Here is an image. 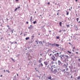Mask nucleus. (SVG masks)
Returning a JSON list of instances; mask_svg holds the SVG:
<instances>
[{
	"mask_svg": "<svg viewBox=\"0 0 80 80\" xmlns=\"http://www.w3.org/2000/svg\"><path fill=\"white\" fill-rule=\"evenodd\" d=\"M54 55L55 56V57H56L57 58L58 57H59V53L58 52H57V53L54 54Z\"/></svg>",
	"mask_w": 80,
	"mask_h": 80,
	"instance_id": "nucleus-7",
	"label": "nucleus"
},
{
	"mask_svg": "<svg viewBox=\"0 0 80 80\" xmlns=\"http://www.w3.org/2000/svg\"><path fill=\"white\" fill-rule=\"evenodd\" d=\"M51 59L52 60V61L54 62H56L58 58L55 57V56H54L53 54L52 55L51 57Z\"/></svg>",
	"mask_w": 80,
	"mask_h": 80,
	"instance_id": "nucleus-1",
	"label": "nucleus"
},
{
	"mask_svg": "<svg viewBox=\"0 0 80 80\" xmlns=\"http://www.w3.org/2000/svg\"><path fill=\"white\" fill-rule=\"evenodd\" d=\"M51 80H56L55 78H53L51 79Z\"/></svg>",
	"mask_w": 80,
	"mask_h": 80,
	"instance_id": "nucleus-35",
	"label": "nucleus"
},
{
	"mask_svg": "<svg viewBox=\"0 0 80 80\" xmlns=\"http://www.w3.org/2000/svg\"><path fill=\"white\" fill-rule=\"evenodd\" d=\"M73 49H74V50H76V49H75V47H74Z\"/></svg>",
	"mask_w": 80,
	"mask_h": 80,
	"instance_id": "nucleus-45",
	"label": "nucleus"
},
{
	"mask_svg": "<svg viewBox=\"0 0 80 80\" xmlns=\"http://www.w3.org/2000/svg\"><path fill=\"white\" fill-rule=\"evenodd\" d=\"M78 20H79V18H77V22H78Z\"/></svg>",
	"mask_w": 80,
	"mask_h": 80,
	"instance_id": "nucleus-34",
	"label": "nucleus"
},
{
	"mask_svg": "<svg viewBox=\"0 0 80 80\" xmlns=\"http://www.w3.org/2000/svg\"><path fill=\"white\" fill-rule=\"evenodd\" d=\"M32 16L31 17V19L30 20L31 22H32Z\"/></svg>",
	"mask_w": 80,
	"mask_h": 80,
	"instance_id": "nucleus-26",
	"label": "nucleus"
},
{
	"mask_svg": "<svg viewBox=\"0 0 80 80\" xmlns=\"http://www.w3.org/2000/svg\"><path fill=\"white\" fill-rule=\"evenodd\" d=\"M8 29H10V27H8Z\"/></svg>",
	"mask_w": 80,
	"mask_h": 80,
	"instance_id": "nucleus-59",
	"label": "nucleus"
},
{
	"mask_svg": "<svg viewBox=\"0 0 80 80\" xmlns=\"http://www.w3.org/2000/svg\"><path fill=\"white\" fill-rule=\"evenodd\" d=\"M78 67H80V63H78Z\"/></svg>",
	"mask_w": 80,
	"mask_h": 80,
	"instance_id": "nucleus-22",
	"label": "nucleus"
},
{
	"mask_svg": "<svg viewBox=\"0 0 80 80\" xmlns=\"http://www.w3.org/2000/svg\"><path fill=\"white\" fill-rule=\"evenodd\" d=\"M76 53H78V52H76Z\"/></svg>",
	"mask_w": 80,
	"mask_h": 80,
	"instance_id": "nucleus-62",
	"label": "nucleus"
},
{
	"mask_svg": "<svg viewBox=\"0 0 80 80\" xmlns=\"http://www.w3.org/2000/svg\"><path fill=\"white\" fill-rule=\"evenodd\" d=\"M11 32H12V34L13 33V31L12 30H11Z\"/></svg>",
	"mask_w": 80,
	"mask_h": 80,
	"instance_id": "nucleus-32",
	"label": "nucleus"
},
{
	"mask_svg": "<svg viewBox=\"0 0 80 80\" xmlns=\"http://www.w3.org/2000/svg\"><path fill=\"white\" fill-rule=\"evenodd\" d=\"M30 38L29 37H27L26 38V40H28Z\"/></svg>",
	"mask_w": 80,
	"mask_h": 80,
	"instance_id": "nucleus-19",
	"label": "nucleus"
},
{
	"mask_svg": "<svg viewBox=\"0 0 80 80\" xmlns=\"http://www.w3.org/2000/svg\"><path fill=\"white\" fill-rule=\"evenodd\" d=\"M66 61H67V62H68V58H67Z\"/></svg>",
	"mask_w": 80,
	"mask_h": 80,
	"instance_id": "nucleus-48",
	"label": "nucleus"
},
{
	"mask_svg": "<svg viewBox=\"0 0 80 80\" xmlns=\"http://www.w3.org/2000/svg\"><path fill=\"white\" fill-rule=\"evenodd\" d=\"M59 57H60L61 60H63V58H65V57H64V54L62 55H61L59 56Z\"/></svg>",
	"mask_w": 80,
	"mask_h": 80,
	"instance_id": "nucleus-3",
	"label": "nucleus"
},
{
	"mask_svg": "<svg viewBox=\"0 0 80 80\" xmlns=\"http://www.w3.org/2000/svg\"><path fill=\"white\" fill-rule=\"evenodd\" d=\"M48 5H50V2H48Z\"/></svg>",
	"mask_w": 80,
	"mask_h": 80,
	"instance_id": "nucleus-52",
	"label": "nucleus"
},
{
	"mask_svg": "<svg viewBox=\"0 0 80 80\" xmlns=\"http://www.w3.org/2000/svg\"><path fill=\"white\" fill-rule=\"evenodd\" d=\"M68 14H69V12H68L67 13V15H68Z\"/></svg>",
	"mask_w": 80,
	"mask_h": 80,
	"instance_id": "nucleus-40",
	"label": "nucleus"
},
{
	"mask_svg": "<svg viewBox=\"0 0 80 80\" xmlns=\"http://www.w3.org/2000/svg\"><path fill=\"white\" fill-rule=\"evenodd\" d=\"M51 70H50L51 72H53V68H55V67H54V66H52L51 67Z\"/></svg>",
	"mask_w": 80,
	"mask_h": 80,
	"instance_id": "nucleus-9",
	"label": "nucleus"
},
{
	"mask_svg": "<svg viewBox=\"0 0 80 80\" xmlns=\"http://www.w3.org/2000/svg\"><path fill=\"white\" fill-rule=\"evenodd\" d=\"M15 43L17 44V42H15Z\"/></svg>",
	"mask_w": 80,
	"mask_h": 80,
	"instance_id": "nucleus-55",
	"label": "nucleus"
},
{
	"mask_svg": "<svg viewBox=\"0 0 80 80\" xmlns=\"http://www.w3.org/2000/svg\"><path fill=\"white\" fill-rule=\"evenodd\" d=\"M11 59H12V61H13V62H15V60L13 59L12 58H11Z\"/></svg>",
	"mask_w": 80,
	"mask_h": 80,
	"instance_id": "nucleus-20",
	"label": "nucleus"
},
{
	"mask_svg": "<svg viewBox=\"0 0 80 80\" xmlns=\"http://www.w3.org/2000/svg\"><path fill=\"white\" fill-rule=\"evenodd\" d=\"M64 73H65V76H68V75H69L70 72H64Z\"/></svg>",
	"mask_w": 80,
	"mask_h": 80,
	"instance_id": "nucleus-8",
	"label": "nucleus"
},
{
	"mask_svg": "<svg viewBox=\"0 0 80 80\" xmlns=\"http://www.w3.org/2000/svg\"><path fill=\"white\" fill-rule=\"evenodd\" d=\"M80 79V75L79 76H78L77 78V80H79Z\"/></svg>",
	"mask_w": 80,
	"mask_h": 80,
	"instance_id": "nucleus-21",
	"label": "nucleus"
},
{
	"mask_svg": "<svg viewBox=\"0 0 80 80\" xmlns=\"http://www.w3.org/2000/svg\"><path fill=\"white\" fill-rule=\"evenodd\" d=\"M44 63L45 66V67H47V65H48V64L49 63V61H44Z\"/></svg>",
	"mask_w": 80,
	"mask_h": 80,
	"instance_id": "nucleus-4",
	"label": "nucleus"
},
{
	"mask_svg": "<svg viewBox=\"0 0 80 80\" xmlns=\"http://www.w3.org/2000/svg\"><path fill=\"white\" fill-rule=\"evenodd\" d=\"M48 79H49V80H52V77H50L48 78Z\"/></svg>",
	"mask_w": 80,
	"mask_h": 80,
	"instance_id": "nucleus-18",
	"label": "nucleus"
},
{
	"mask_svg": "<svg viewBox=\"0 0 80 80\" xmlns=\"http://www.w3.org/2000/svg\"><path fill=\"white\" fill-rule=\"evenodd\" d=\"M59 46H60V45H59V44H56V47H59Z\"/></svg>",
	"mask_w": 80,
	"mask_h": 80,
	"instance_id": "nucleus-25",
	"label": "nucleus"
},
{
	"mask_svg": "<svg viewBox=\"0 0 80 80\" xmlns=\"http://www.w3.org/2000/svg\"><path fill=\"white\" fill-rule=\"evenodd\" d=\"M32 25H30V27H28V28L29 29L30 28V29H31V28H32Z\"/></svg>",
	"mask_w": 80,
	"mask_h": 80,
	"instance_id": "nucleus-16",
	"label": "nucleus"
},
{
	"mask_svg": "<svg viewBox=\"0 0 80 80\" xmlns=\"http://www.w3.org/2000/svg\"><path fill=\"white\" fill-rule=\"evenodd\" d=\"M62 32V30H60V31H59V32Z\"/></svg>",
	"mask_w": 80,
	"mask_h": 80,
	"instance_id": "nucleus-64",
	"label": "nucleus"
},
{
	"mask_svg": "<svg viewBox=\"0 0 80 80\" xmlns=\"http://www.w3.org/2000/svg\"><path fill=\"white\" fill-rule=\"evenodd\" d=\"M0 77H3V76H2V75H1V76H0Z\"/></svg>",
	"mask_w": 80,
	"mask_h": 80,
	"instance_id": "nucleus-54",
	"label": "nucleus"
},
{
	"mask_svg": "<svg viewBox=\"0 0 80 80\" xmlns=\"http://www.w3.org/2000/svg\"><path fill=\"white\" fill-rule=\"evenodd\" d=\"M39 43H40V44H41V45H43V43H42V41H39Z\"/></svg>",
	"mask_w": 80,
	"mask_h": 80,
	"instance_id": "nucleus-12",
	"label": "nucleus"
},
{
	"mask_svg": "<svg viewBox=\"0 0 80 80\" xmlns=\"http://www.w3.org/2000/svg\"><path fill=\"white\" fill-rule=\"evenodd\" d=\"M49 57H50V56H52V54H50V55H49Z\"/></svg>",
	"mask_w": 80,
	"mask_h": 80,
	"instance_id": "nucleus-50",
	"label": "nucleus"
},
{
	"mask_svg": "<svg viewBox=\"0 0 80 80\" xmlns=\"http://www.w3.org/2000/svg\"><path fill=\"white\" fill-rule=\"evenodd\" d=\"M56 38L57 39H59V38H60V37H59V36H58L56 37Z\"/></svg>",
	"mask_w": 80,
	"mask_h": 80,
	"instance_id": "nucleus-31",
	"label": "nucleus"
},
{
	"mask_svg": "<svg viewBox=\"0 0 80 80\" xmlns=\"http://www.w3.org/2000/svg\"><path fill=\"white\" fill-rule=\"evenodd\" d=\"M62 31H63V32H66V30H62Z\"/></svg>",
	"mask_w": 80,
	"mask_h": 80,
	"instance_id": "nucleus-39",
	"label": "nucleus"
},
{
	"mask_svg": "<svg viewBox=\"0 0 80 80\" xmlns=\"http://www.w3.org/2000/svg\"><path fill=\"white\" fill-rule=\"evenodd\" d=\"M22 34H23V33L22 32L20 34V35H22Z\"/></svg>",
	"mask_w": 80,
	"mask_h": 80,
	"instance_id": "nucleus-51",
	"label": "nucleus"
},
{
	"mask_svg": "<svg viewBox=\"0 0 80 80\" xmlns=\"http://www.w3.org/2000/svg\"><path fill=\"white\" fill-rule=\"evenodd\" d=\"M4 72L5 73V70H4Z\"/></svg>",
	"mask_w": 80,
	"mask_h": 80,
	"instance_id": "nucleus-56",
	"label": "nucleus"
},
{
	"mask_svg": "<svg viewBox=\"0 0 80 80\" xmlns=\"http://www.w3.org/2000/svg\"><path fill=\"white\" fill-rule=\"evenodd\" d=\"M17 76L18 77V74H17Z\"/></svg>",
	"mask_w": 80,
	"mask_h": 80,
	"instance_id": "nucleus-63",
	"label": "nucleus"
},
{
	"mask_svg": "<svg viewBox=\"0 0 80 80\" xmlns=\"http://www.w3.org/2000/svg\"><path fill=\"white\" fill-rule=\"evenodd\" d=\"M68 43L69 44H70V45H72V44H71L70 42H69Z\"/></svg>",
	"mask_w": 80,
	"mask_h": 80,
	"instance_id": "nucleus-47",
	"label": "nucleus"
},
{
	"mask_svg": "<svg viewBox=\"0 0 80 80\" xmlns=\"http://www.w3.org/2000/svg\"><path fill=\"white\" fill-rule=\"evenodd\" d=\"M36 77H39V79H40V76H38V75H36Z\"/></svg>",
	"mask_w": 80,
	"mask_h": 80,
	"instance_id": "nucleus-28",
	"label": "nucleus"
},
{
	"mask_svg": "<svg viewBox=\"0 0 80 80\" xmlns=\"http://www.w3.org/2000/svg\"><path fill=\"white\" fill-rule=\"evenodd\" d=\"M43 43H45V45L46 46V47H48L49 45H52V44L50 43H49V42H48V43L47 42H44L43 41Z\"/></svg>",
	"mask_w": 80,
	"mask_h": 80,
	"instance_id": "nucleus-2",
	"label": "nucleus"
},
{
	"mask_svg": "<svg viewBox=\"0 0 80 80\" xmlns=\"http://www.w3.org/2000/svg\"><path fill=\"white\" fill-rule=\"evenodd\" d=\"M35 42H36V43H37V44H38V41H35Z\"/></svg>",
	"mask_w": 80,
	"mask_h": 80,
	"instance_id": "nucleus-42",
	"label": "nucleus"
},
{
	"mask_svg": "<svg viewBox=\"0 0 80 80\" xmlns=\"http://www.w3.org/2000/svg\"><path fill=\"white\" fill-rule=\"evenodd\" d=\"M32 42H30V41L28 42L30 43H32Z\"/></svg>",
	"mask_w": 80,
	"mask_h": 80,
	"instance_id": "nucleus-43",
	"label": "nucleus"
},
{
	"mask_svg": "<svg viewBox=\"0 0 80 80\" xmlns=\"http://www.w3.org/2000/svg\"><path fill=\"white\" fill-rule=\"evenodd\" d=\"M37 23V21H35L33 22V24H35Z\"/></svg>",
	"mask_w": 80,
	"mask_h": 80,
	"instance_id": "nucleus-24",
	"label": "nucleus"
},
{
	"mask_svg": "<svg viewBox=\"0 0 80 80\" xmlns=\"http://www.w3.org/2000/svg\"><path fill=\"white\" fill-rule=\"evenodd\" d=\"M48 68H49V69H50V70H51V68H50L49 67Z\"/></svg>",
	"mask_w": 80,
	"mask_h": 80,
	"instance_id": "nucleus-58",
	"label": "nucleus"
},
{
	"mask_svg": "<svg viewBox=\"0 0 80 80\" xmlns=\"http://www.w3.org/2000/svg\"><path fill=\"white\" fill-rule=\"evenodd\" d=\"M28 22H26V24H28Z\"/></svg>",
	"mask_w": 80,
	"mask_h": 80,
	"instance_id": "nucleus-49",
	"label": "nucleus"
},
{
	"mask_svg": "<svg viewBox=\"0 0 80 80\" xmlns=\"http://www.w3.org/2000/svg\"><path fill=\"white\" fill-rule=\"evenodd\" d=\"M64 57H66V58H68V55H64Z\"/></svg>",
	"mask_w": 80,
	"mask_h": 80,
	"instance_id": "nucleus-13",
	"label": "nucleus"
},
{
	"mask_svg": "<svg viewBox=\"0 0 80 80\" xmlns=\"http://www.w3.org/2000/svg\"><path fill=\"white\" fill-rule=\"evenodd\" d=\"M18 9V8H16L15 10H14V11L15 12V11H16Z\"/></svg>",
	"mask_w": 80,
	"mask_h": 80,
	"instance_id": "nucleus-36",
	"label": "nucleus"
},
{
	"mask_svg": "<svg viewBox=\"0 0 80 80\" xmlns=\"http://www.w3.org/2000/svg\"><path fill=\"white\" fill-rule=\"evenodd\" d=\"M47 67V68H49V67H50V65H48Z\"/></svg>",
	"mask_w": 80,
	"mask_h": 80,
	"instance_id": "nucleus-23",
	"label": "nucleus"
},
{
	"mask_svg": "<svg viewBox=\"0 0 80 80\" xmlns=\"http://www.w3.org/2000/svg\"><path fill=\"white\" fill-rule=\"evenodd\" d=\"M20 8V6H19V7H18V8Z\"/></svg>",
	"mask_w": 80,
	"mask_h": 80,
	"instance_id": "nucleus-46",
	"label": "nucleus"
},
{
	"mask_svg": "<svg viewBox=\"0 0 80 80\" xmlns=\"http://www.w3.org/2000/svg\"><path fill=\"white\" fill-rule=\"evenodd\" d=\"M66 26H67V28H68V27H70V25H67L66 24Z\"/></svg>",
	"mask_w": 80,
	"mask_h": 80,
	"instance_id": "nucleus-29",
	"label": "nucleus"
},
{
	"mask_svg": "<svg viewBox=\"0 0 80 80\" xmlns=\"http://www.w3.org/2000/svg\"><path fill=\"white\" fill-rule=\"evenodd\" d=\"M20 55L18 54V55L16 56V57H20Z\"/></svg>",
	"mask_w": 80,
	"mask_h": 80,
	"instance_id": "nucleus-30",
	"label": "nucleus"
},
{
	"mask_svg": "<svg viewBox=\"0 0 80 80\" xmlns=\"http://www.w3.org/2000/svg\"><path fill=\"white\" fill-rule=\"evenodd\" d=\"M52 73H57V69H54V71H52Z\"/></svg>",
	"mask_w": 80,
	"mask_h": 80,
	"instance_id": "nucleus-10",
	"label": "nucleus"
},
{
	"mask_svg": "<svg viewBox=\"0 0 80 80\" xmlns=\"http://www.w3.org/2000/svg\"><path fill=\"white\" fill-rule=\"evenodd\" d=\"M6 72H8V73H10V72L8 70H6Z\"/></svg>",
	"mask_w": 80,
	"mask_h": 80,
	"instance_id": "nucleus-33",
	"label": "nucleus"
},
{
	"mask_svg": "<svg viewBox=\"0 0 80 80\" xmlns=\"http://www.w3.org/2000/svg\"><path fill=\"white\" fill-rule=\"evenodd\" d=\"M68 53H71V52H70L69 51H68Z\"/></svg>",
	"mask_w": 80,
	"mask_h": 80,
	"instance_id": "nucleus-38",
	"label": "nucleus"
},
{
	"mask_svg": "<svg viewBox=\"0 0 80 80\" xmlns=\"http://www.w3.org/2000/svg\"><path fill=\"white\" fill-rule=\"evenodd\" d=\"M8 31V29L7 30V31L6 32H7Z\"/></svg>",
	"mask_w": 80,
	"mask_h": 80,
	"instance_id": "nucleus-60",
	"label": "nucleus"
},
{
	"mask_svg": "<svg viewBox=\"0 0 80 80\" xmlns=\"http://www.w3.org/2000/svg\"><path fill=\"white\" fill-rule=\"evenodd\" d=\"M66 65L65 64H64L63 65V67H64L65 68H66L68 67V62L66 63Z\"/></svg>",
	"mask_w": 80,
	"mask_h": 80,
	"instance_id": "nucleus-5",
	"label": "nucleus"
},
{
	"mask_svg": "<svg viewBox=\"0 0 80 80\" xmlns=\"http://www.w3.org/2000/svg\"><path fill=\"white\" fill-rule=\"evenodd\" d=\"M59 25L61 27L62 26V22H59Z\"/></svg>",
	"mask_w": 80,
	"mask_h": 80,
	"instance_id": "nucleus-27",
	"label": "nucleus"
},
{
	"mask_svg": "<svg viewBox=\"0 0 80 80\" xmlns=\"http://www.w3.org/2000/svg\"><path fill=\"white\" fill-rule=\"evenodd\" d=\"M42 62V61L40 59L39 60V61L38 62V63H41Z\"/></svg>",
	"mask_w": 80,
	"mask_h": 80,
	"instance_id": "nucleus-17",
	"label": "nucleus"
},
{
	"mask_svg": "<svg viewBox=\"0 0 80 80\" xmlns=\"http://www.w3.org/2000/svg\"><path fill=\"white\" fill-rule=\"evenodd\" d=\"M58 63L59 66H61V65H62V62H61L60 60L58 61Z\"/></svg>",
	"mask_w": 80,
	"mask_h": 80,
	"instance_id": "nucleus-6",
	"label": "nucleus"
},
{
	"mask_svg": "<svg viewBox=\"0 0 80 80\" xmlns=\"http://www.w3.org/2000/svg\"><path fill=\"white\" fill-rule=\"evenodd\" d=\"M10 43H11V44H13V42H10Z\"/></svg>",
	"mask_w": 80,
	"mask_h": 80,
	"instance_id": "nucleus-41",
	"label": "nucleus"
},
{
	"mask_svg": "<svg viewBox=\"0 0 80 80\" xmlns=\"http://www.w3.org/2000/svg\"><path fill=\"white\" fill-rule=\"evenodd\" d=\"M52 46H56V43H54L53 44H52Z\"/></svg>",
	"mask_w": 80,
	"mask_h": 80,
	"instance_id": "nucleus-15",
	"label": "nucleus"
},
{
	"mask_svg": "<svg viewBox=\"0 0 80 80\" xmlns=\"http://www.w3.org/2000/svg\"><path fill=\"white\" fill-rule=\"evenodd\" d=\"M39 67H40V66L41 67H43V64H42V63H41L39 65Z\"/></svg>",
	"mask_w": 80,
	"mask_h": 80,
	"instance_id": "nucleus-11",
	"label": "nucleus"
},
{
	"mask_svg": "<svg viewBox=\"0 0 80 80\" xmlns=\"http://www.w3.org/2000/svg\"><path fill=\"white\" fill-rule=\"evenodd\" d=\"M51 63H52V64H53V63H54V62L52 61L51 62Z\"/></svg>",
	"mask_w": 80,
	"mask_h": 80,
	"instance_id": "nucleus-44",
	"label": "nucleus"
},
{
	"mask_svg": "<svg viewBox=\"0 0 80 80\" xmlns=\"http://www.w3.org/2000/svg\"><path fill=\"white\" fill-rule=\"evenodd\" d=\"M58 13H59V12H58V13L57 14V15H58Z\"/></svg>",
	"mask_w": 80,
	"mask_h": 80,
	"instance_id": "nucleus-61",
	"label": "nucleus"
},
{
	"mask_svg": "<svg viewBox=\"0 0 80 80\" xmlns=\"http://www.w3.org/2000/svg\"><path fill=\"white\" fill-rule=\"evenodd\" d=\"M63 71L64 72L65 71V69H63Z\"/></svg>",
	"mask_w": 80,
	"mask_h": 80,
	"instance_id": "nucleus-53",
	"label": "nucleus"
},
{
	"mask_svg": "<svg viewBox=\"0 0 80 80\" xmlns=\"http://www.w3.org/2000/svg\"><path fill=\"white\" fill-rule=\"evenodd\" d=\"M67 58H65L63 61V62H66L67 61Z\"/></svg>",
	"mask_w": 80,
	"mask_h": 80,
	"instance_id": "nucleus-14",
	"label": "nucleus"
},
{
	"mask_svg": "<svg viewBox=\"0 0 80 80\" xmlns=\"http://www.w3.org/2000/svg\"><path fill=\"white\" fill-rule=\"evenodd\" d=\"M66 70L67 71H68V68H66Z\"/></svg>",
	"mask_w": 80,
	"mask_h": 80,
	"instance_id": "nucleus-37",
	"label": "nucleus"
},
{
	"mask_svg": "<svg viewBox=\"0 0 80 80\" xmlns=\"http://www.w3.org/2000/svg\"><path fill=\"white\" fill-rule=\"evenodd\" d=\"M45 74H44L43 76H44V77H45Z\"/></svg>",
	"mask_w": 80,
	"mask_h": 80,
	"instance_id": "nucleus-57",
	"label": "nucleus"
}]
</instances>
